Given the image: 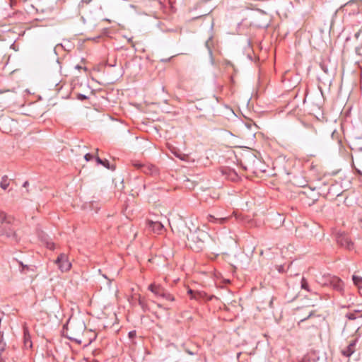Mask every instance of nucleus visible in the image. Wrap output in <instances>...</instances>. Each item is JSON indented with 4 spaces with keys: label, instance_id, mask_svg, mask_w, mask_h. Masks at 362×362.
Returning <instances> with one entry per match:
<instances>
[{
    "label": "nucleus",
    "instance_id": "nucleus-1",
    "mask_svg": "<svg viewBox=\"0 0 362 362\" xmlns=\"http://www.w3.org/2000/svg\"><path fill=\"white\" fill-rule=\"evenodd\" d=\"M318 284L322 286H330L334 291H338L341 293L344 292V282L341 279L336 276L324 275L317 280Z\"/></svg>",
    "mask_w": 362,
    "mask_h": 362
},
{
    "label": "nucleus",
    "instance_id": "nucleus-2",
    "mask_svg": "<svg viewBox=\"0 0 362 362\" xmlns=\"http://www.w3.org/2000/svg\"><path fill=\"white\" fill-rule=\"evenodd\" d=\"M86 329L83 322H79L75 325H71L68 329L67 337L78 344L81 342V336Z\"/></svg>",
    "mask_w": 362,
    "mask_h": 362
},
{
    "label": "nucleus",
    "instance_id": "nucleus-3",
    "mask_svg": "<svg viewBox=\"0 0 362 362\" xmlns=\"http://www.w3.org/2000/svg\"><path fill=\"white\" fill-rule=\"evenodd\" d=\"M148 290L155 296L162 297L167 300L174 301L175 298L170 293H168L163 286L156 284H151L148 286Z\"/></svg>",
    "mask_w": 362,
    "mask_h": 362
},
{
    "label": "nucleus",
    "instance_id": "nucleus-4",
    "mask_svg": "<svg viewBox=\"0 0 362 362\" xmlns=\"http://www.w3.org/2000/svg\"><path fill=\"white\" fill-rule=\"evenodd\" d=\"M132 165L136 169L140 170L145 174L147 175H156L158 173V169L156 166L151 164H144L139 161L134 160L132 162Z\"/></svg>",
    "mask_w": 362,
    "mask_h": 362
},
{
    "label": "nucleus",
    "instance_id": "nucleus-5",
    "mask_svg": "<svg viewBox=\"0 0 362 362\" xmlns=\"http://www.w3.org/2000/svg\"><path fill=\"white\" fill-rule=\"evenodd\" d=\"M54 263L58 265L59 269L62 272H68L71 267V264L67 255L64 253L60 254L54 261Z\"/></svg>",
    "mask_w": 362,
    "mask_h": 362
},
{
    "label": "nucleus",
    "instance_id": "nucleus-6",
    "mask_svg": "<svg viewBox=\"0 0 362 362\" xmlns=\"http://www.w3.org/2000/svg\"><path fill=\"white\" fill-rule=\"evenodd\" d=\"M148 228L156 234H160L162 231L164 230L163 225L158 221H148L147 223Z\"/></svg>",
    "mask_w": 362,
    "mask_h": 362
},
{
    "label": "nucleus",
    "instance_id": "nucleus-7",
    "mask_svg": "<svg viewBox=\"0 0 362 362\" xmlns=\"http://www.w3.org/2000/svg\"><path fill=\"white\" fill-rule=\"evenodd\" d=\"M0 235L8 238L15 236V230L12 228L11 223L0 225Z\"/></svg>",
    "mask_w": 362,
    "mask_h": 362
},
{
    "label": "nucleus",
    "instance_id": "nucleus-8",
    "mask_svg": "<svg viewBox=\"0 0 362 362\" xmlns=\"http://www.w3.org/2000/svg\"><path fill=\"white\" fill-rule=\"evenodd\" d=\"M356 339L350 341L349 345L341 350L342 355L346 357H350L356 351Z\"/></svg>",
    "mask_w": 362,
    "mask_h": 362
},
{
    "label": "nucleus",
    "instance_id": "nucleus-9",
    "mask_svg": "<svg viewBox=\"0 0 362 362\" xmlns=\"http://www.w3.org/2000/svg\"><path fill=\"white\" fill-rule=\"evenodd\" d=\"M187 293L192 299H194L196 300H204L206 297V293L203 291H194L192 289H189Z\"/></svg>",
    "mask_w": 362,
    "mask_h": 362
},
{
    "label": "nucleus",
    "instance_id": "nucleus-10",
    "mask_svg": "<svg viewBox=\"0 0 362 362\" xmlns=\"http://www.w3.org/2000/svg\"><path fill=\"white\" fill-rule=\"evenodd\" d=\"M337 242L339 244H340L341 246L351 250L353 246V243L349 239V238L346 235L340 236L337 239Z\"/></svg>",
    "mask_w": 362,
    "mask_h": 362
},
{
    "label": "nucleus",
    "instance_id": "nucleus-11",
    "mask_svg": "<svg viewBox=\"0 0 362 362\" xmlns=\"http://www.w3.org/2000/svg\"><path fill=\"white\" fill-rule=\"evenodd\" d=\"M88 5H90L91 6H93L95 8H100V6H99L97 0H82L78 6L80 8L83 9L85 8V7Z\"/></svg>",
    "mask_w": 362,
    "mask_h": 362
},
{
    "label": "nucleus",
    "instance_id": "nucleus-12",
    "mask_svg": "<svg viewBox=\"0 0 362 362\" xmlns=\"http://www.w3.org/2000/svg\"><path fill=\"white\" fill-rule=\"evenodd\" d=\"M13 221L12 217L8 216L4 211L0 210V224H10Z\"/></svg>",
    "mask_w": 362,
    "mask_h": 362
},
{
    "label": "nucleus",
    "instance_id": "nucleus-13",
    "mask_svg": "<svg viewBox=\"0 0 362 362\" xmlns=\"http://www.w3.org/2000/svg\"><path fill=\"white\" fill-rule=\"evenodd\" d=\"M228 218L224 217V218H216L212 215H208L207 216V221L209 222L214 223H218V224H224L227 221Z\"/></svg>",
    "mask_w": 362,
    "mask_h": 362
},
{
    "label": "nucleus",
    "instance_id": "nucleus-14",
    "mask_svg": "<svg viewBox=\"0 0 362 362\" xmlns=\"http://www.w3.org/2000/svg\"><path fill=\"white\" fill-rule=\"evenodd\" d=\"M347 317L349 320H355L358 317H361L362 310H356L354 312H351L347 314Z\"/></svg>",
    "mask_w": 362,
    "mask_h": 362
},
{
    "label": "nucleus",
    "instance_id": "nucleus-15",
    "mask_svg": "<svg viewBox=\"0 0 362 362\" xmlns=\"http://www.w3.org/2000/svg\"><path fill=\"white\" fill-rule=\"evenodd\" d=\"M10 185L9 180L6 175H4L1 177L0 182V187L3 189H6Z\"/></svg>",
    "mask_w": 362,
    "mask_h": 362
},
{
    "label": "nucleus",
    "instance_id": "nucleus-16",
    "mask_svg": "<svg viewBox=\"0 0 362 362\" xmlns=\"http://www.w3.org/2000/svg\"><path fill=\"white\" fill-rule=\"evenodd\" d=\"M352 280L356 286L358 287V289H362V277L353 275Z\"/></svg>",
    "mask_w": 362,
    "mask_h": 362
},
{
    "label": "nucleus",
    "instance_id": "nucleus-17",
    "mask_svg": "<svg viewBox=\"0 0 362 362\" xmlns=\"http://www.w3.org/2000/svg\"><path fill=\"white\" fill-rule=\"evenodd\" d=\"M300 286H301L302 289L305 290L306 291H308L309 293H313L312 290L310 288V286L308 285L307 280L304 277H303L301 279Z\"/></svg>",
    "mask_w": 362,
    "mask_h": 362
},
{
    "label": "nucleus",
    "instance_id": "nucleus-18",
    "mask_svg": "<svg viewBox=\"0 0 362 362\" xmlns=\"http://www.w3.org/2000/svg\"><path fill=\"white\" fill-rule=\"evenodd\" d=\"M95 161L98 165H103L105 168H110L109 161L107 160H102L101 158H100V157L98 156V154L95 156Z\"/></svg>",
    "mask_w": 362,
    "mask_h": 362
},
{
    "label": "nucleus",
    "instance_id": "nucleus-19",
    "mask_svg": "<svg viewBox=\"0 0 362 362\" xmlns=\"http://www.w3.org/2000/svg\"><path fill=\"white\" fill-rule=\"evenodd\" d=\"M47 247L49 248L51 250H54V248H55L54 243L53 242H47Z\"/></svg>",
    "mask_w": 362,
    "mask_h": 362
},
{
    "label": "nucleus",
    "instance_id": "nucleus-20",
    "mask_svg": "<svg viewBox=\"0 0 362 362\" xmlns=\"http://www.w3.org/2000/svg\"><path fill=\"white\" fill-rule=\"evenodd\" d=\"M93 156H94L90 154V153H86L84 156V158L86 159V161H89V160H90L93 158Z\"/></svg>",
    "mask_w": 362,
    "mask_h": 362
},
{
    "label": "nucleus",
    "instance_id": "nucleus-21",
    "mask_svg": "<svg viewBox=\"0 0 362 362\" xmlns=\"http://www.w3.org/2000/svg\"><path fill=\"white\" fill-rule=\"evenodd\" d=\"M136 336V331H131L129 332V337L132 339Z\"/></svg>",
    "mask_w": 362,
    "mask_h": 362
},
{
    "label": "nucleus",
    "instance_id": "nucleus-22",
    "mask_svg": "<svg viewBox=\"0 0 362 362\" xmlns=\"http://www.w3.org/2000/svg\"><path fill=\"white\" fill-rule=\"evenodd\" d=\"M75 68H76V69L80 70V69H82V66H80V65H76V66H75Z\"/></svg>",
    "mask_w": 362,
    "mask_h": 362
},
{
    "label": "nucleus",
    "instance_id": "nucleus-23",
    "mask_svg": "<svg viewBox=\"0 0 362 362\" xmlns=\"http://www.w3.org/2000/svg\"><path fill=\"white\" fill-rule=\"evenodd\" d=\"M28 185V182H25L23 184V187H26Z\"/></svg>",
    "mask_w": 362,
    "mask_h": 362
},
{
    "label": "nucleus",
    "instance_id": "nucleus-24",
    "mask_svg": "<svg viewBox=\"0 0 362 362\" xmlns=\"http://www.w3.org/2000/svg\"><path fill=\"white\" fill-rule=\"evenodd\" d=\"M21 265H22V267H23L22 271H23V269H24L25 267H26V266H23L22 264H21Z\"/></svg>",
    "mask_w": 362,
    "mask_h": 362
}]
</instances>
